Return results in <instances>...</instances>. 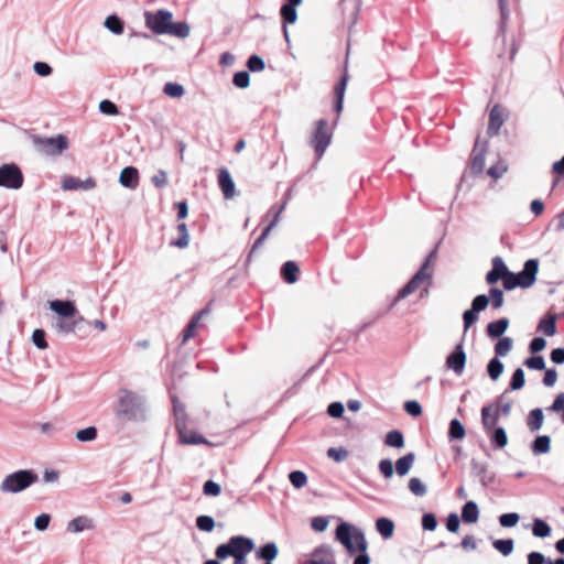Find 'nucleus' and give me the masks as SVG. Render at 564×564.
<instances>
[{"instance_id": "nucleus-60", "label": "nucleus", "mask_w": 564, "mask_h": 564, "mask_svg": "<svg viewBox=\"0 0 564 564\" xmlns=\"http://www.w3.org/2000/svg\"><path fill=\"white\" fill-rule=\"evenodd\" d=\"M524 366L532 370H543L545 369L544 357L541 355L529 357L524 360Z\"/></svg>"}, {"instance_id": "nucleus-24", "label": "nucleus", "mask_w": 564, "mask_h": 564, "mask_svg": "<svg viewBox=\"0 0 564 564\" xmlns=\"http://www.w3.org/2000/svg\"><path fill=\"white\" fill-rule=\"evenodd\" d=\"M279 554V547L274 542L265 543L256 551V557L263 560L264 564H272V561L276 558Z\"/></svg>"}, {"instance_id": "nucleus-49", "label": "nucleus", "mask_w": 564, "mask_h": 564, "mask_svg": "<svg viewBox=\"0 0 564 564\" xmlns=\"http://www.w3.org/2000/svg\"><path fill=\"white\" fill-rule=\"evenodd\" d=\"M494 547L502 555L507 556L512 553L514 542L512 539L496 540L494 542Z\"/></svg>"}, {"instance_id": "nucleus-17", "label": "nucleus", "mask_w": 564, "mask_h": 564, "mask_svg": "<svg viewBox=\"0 0 564 564\" xmlns=\"http://www.w3.org/2000/svg\"><path fill=\"white\" fill-rule=\"evenodd\" d=\"M499 421V406L496 404H488L481 409V424L486 433L497 427Z\"/></svg>"}, {"instance_id": "nucleus-27", "label": "nucleus", "mask_w": 564, "mask_h": 564, "mask_svg": "<svg viewBox=\"0 0 564 564\" xmlns=\"http://www.w3.org/2000/svg\"><path fill=\"white\" fill-rule=\"evenodd\" d=\"M479 518V509L475 501H467L462 509V519L465 523H475Z\"/></svg>"}, {"instance_id": "nucleus-23", "label": "nucleus", "mask_w": 564, "mask_h": 564, "mask_svg": "<svg viewBox=\"0 0 564 564\" xmlns=\"http://www.w3.org/2000/svg\"><path fill=\"white\" fill-rule=\"evenodd\" d=\"M274 208L276 209V212L274 214V217H273L272 221L267 227H264V229L262 230L261 235L254 241V243H253V246H252V248L250 250V253L248 256V260L251 259V257L253 256L256 250L263 243V241L268 237V235L271 231V229L276 225V223L279 220V217L282 214V205H275Z\"/></svg>"}, {"instance_id": "nucleus-41", "label": "nucleus", "mask_w": 564, "mask_h": 564, "mask_svg": "<svg viewBox=\"0 0 564 564\" xmlns=\"http://www.w3.org/2000/svg\"><path fill=\"white\" fill-rule=\"evenodd\" d=\"M503 371V364L498 357H494L487 365V372L491 380L496 381L499 379Z\"/></svg>"}, {"instance_id": "nucleus-14", "label": "nucleus", "mask_w": 564, "mask_h": 564, "mask_svg": "<svg viewBox=\"0 0 564 564\" xmlns=\"http://www.w3.org/2000/svg\"><path fill=\"white\" fill-rule=\"evenodd\" d=\"M50 308L58 315L59 318H74L78 316V310L73 301L53 300L50 301Z\"/></svg>"}, {"instance_id": "nucleus-63", "label": "nucleus", "mask_w": 564, "mask_h": 564, "mask_svg": "<svg viewBox=\"0 0 564 564\" xmlns=\"http://www.w3.org/2000/svg\"><path fill=\"white\" fill-rule=\"evenodd\" d=\"M174 425L177 433L185 432L187 429V414L186 411H178V413H174Z\"/></svg>"}, {"instance_id": "nucleus-6", "label": "nucleus", "mask_w": 564, "mask_h": 564, "mask_svg": "<svg viewBox=\"0 0 564 564\" xmlns=\"http://www.w3.org/2000/svg\"><path fill=\"white\" fill-rule=\"evenodd\" d=\"M35 148L47 156H57L68 149L69 142L66 135L57 134L55 137H34Z\"/></svg>"}, {"instance_id": "nucleus-1", "label": "nucleus", "mask_w": 564, "mask_h": 564, "mask_svg": "<svg viewBox=\"0 0 564 564\" xmlns=\"http://www.w3.org/2000/svg\"><path fill=\"white\" fill-rule=\"evenodd\" d=\"M335 538L345 546L349 555L358 553L352 564H370V556L367 553L368 542L360 529L347 522H341L336 528Z\"/></svg>"}, {"instance_id": "nucleus-34", "label": "nucleus", "mask_w": 564, "mask_h": 564, "mask_svg": "<svg viewBox=\"0 0 564 564\" xmlns=\"http://www.w3.org/2000/svg\"><path fill=\"white\" fill-rule=\"evenodd\" d=\"M543 411L540 408L530 411L528 416V427L531 432L539 431L543 425Z\"/></svg>"}, {"instance_id": "nucleus-20", "label": "nucleus", "mask_w": 564, "mask_h": 564, "mask_svg": "<svg viewBox=\"0 0 564 564\" xmlns=\"http://www.w3.org/2000/svg\"><path fill=\"white\" fill-rule=\"evenodd\" d=\"M218 185L224 194V197L229 199L236 194L235 182L226 167L219 170Z\"/></svg>"}, {"instance_id": "nucleus-37", "label": "nucleus", "mask_w": 564, "mask_h": 564, "mask_svg": "<svg viewBox=\"0 0 564 564\" xmlns=\"http://www.w3.org/2000/svg\"><path fill=\"white\" fill-rule=\"evenodd\" d=\"M177 230L180 232V237L175 240H172L170 242V246L171 247H176V248H180V249H184L188 246L189 243V235H188V231H187V226L185 223H181L177 225Z\"/></svg>"}, {"instance_id": "nucleus-7", "label": "nucleus", "mask_w": 564, "mask_h": 564, "mask_svg": "<svg viewBox=\"0 0 564 564\" xmlns=\"http://www.w3.org/2000/svg\"><path fill=\"white\" fill-rule=\"evenodd\" d=\"M333 132L328 128V122L325 119H319L315 122V129L311 138V145L313 147L316 158L321 159L328 145L330 144Z\"/></svg>"}, {"instance_id": "nucleus-5", "label": "nucleus", "mask_w": 564, "mask_h": 564, "mask_svg": "<svg viewBox=\"0 0 564 564\" xmlns=\"http://www.w3.org/2000/svg\"><path fill=\"white\" fill-rule=\"evenodd\" d=\"M39 481V475L33 469H19L7 475L0 484L3 494H19Z\"/></svg>"}, {"instance_id": "nucleus-18", "label": "nucleus", "mask_w": 564, "mask_h": 564, "mask_svg": "<svg viewBox=\"0 0 564 564\" xmlns=\"http://www.w3.org/2000/svg\"><path fill=\"white\" fill-rule=\"evenodd\" d=\"M470 467L473 475L479 477V480L484 487H487L495 481V474L489 471V466L487 463H481L473 458L470 460Z\"/></svg>"}, {"instance_id": "nucleus-61", "label": "nucleus", "mask_w": 564, "mask_h": 564, "mask_svg": "<svg viewBox=\"0 0 564 564\" xmlns=\"http://www.w3.org/2000/svg\"><path fill=\"white\" fill-rule=\"evenodd\" d=\"M502 284L505 290L507 291H511L517 286H520L518 275L511 272L509 269L508 272H506L505 276L502 278Z\"/></svg>"}, {"instance_id": "nucleus-64", "label": "nucleus", "mask_w": 564, "mask_h": 564, "mask_svg": "<svg viewBox=\"0 0 564 564\" xmlns=\"http://www.w3.org/2000/svg\"><path fill=\"white\" fill-rule=\"evenodd\" d=\"M489 305V296L486 294H479L475 296L471 301V308L477 312H482Z\"/></svg>"}, {"instance_id": "nucleus-9", "label": "nucleus", "mask_w": 564, "mask_h": 564, "mask_svg": "<svg viewBox=\"0 0 564 564\" xmlns=\"http://www.w3.org/2000/svg\"><path fill=\"white\" fill-rule=\"evenodd\" d=\"M173 19V13L165 9H160L154 12L145 11L144 20L145 25L154 34H166L170 28V23Z\"/></svg>"}, {"instance_id": "nucleus-11", "label": "nucleus", "mask_w": 564, "mask_h": 564, "mask_svg": "<svg viewBox=\"0 0 564 564\" xmlns=\"http://www.w3.org/2000/svg\"><path fill=\"white\" fill-rule=\"evenodd\" d=\"M467 361V355L464 350V337L455 346L454 350L447 355L445 366L448 370L454 371L456 376H462Z\"/></svg>"}, {"instance_id": "nucleus-2", "label": "nucleus", "mask_w": 564, "mask_h": 564, "mask_svg": "<svg viewBox=\"0 0 564 564\" xmlns=\"http://www.w3.org/2000/svg\"><path fill=\"white\" fill-rule=\"evenodd\" d=\"M145 399L131 390L121 389L113 406L117 419L123 422L145 420Z\"/></svg>"}, {"instance_id": "nucleus-36", "label": "nucleus", "mask_w": 564, "mask_h": 564, "mask_svg": "<svg viewBox=\"0 0 564 564\" xmlns=\"http://www.w3.org/2000/svg\"><path fill=\"white\" fill-rule=\"evenodd\" d=\"M376 529L384 539H389L393 535L394 523L392 520L382 517L377 519Z\"/></svg>"}, {"instance_id": "nucleus-29", "label": "nucleus", "mask_w": 564, "mask_h": 564, "mask_svg": "<svg viewBox=\"0 0 564 564\" xmlns=\"http://www.w3.org/2000/svg\"><path fill=\"white\" fill-rule=\"evenodd\" d=\"M415 460V454L413 452L400 457L395 462V471L399 476H405L413 466Z\"/></svg>"}, {"instance_id": "nucleus-58", "label": "nucleus", "mask_w": 564, "mask_h": 564, "mask_svg": "<svg viewBox=\"0 0 564 564\" xmlns=\"http://www.w3.org/2000/svg\"><path fill=\"white\" fill-rule=\"evenodd\" d=\"M221 492V487L218 482L208 479L203 485V494L209 497H217Z\"/></svg>"}, {"instance_id": "nucleus-4", "label": "nucleus", "mask_w": 564, "mask_h": 564, "mask_svg": "<svg viewBox=\"0 0 564 564\" xmlns=\"http://www.w3.org/2000/svg\"><path fill=\"white\" fill-rule=\"evenodd\" d=\"M435 251L429 253L424 262L421 264L419 271L410 279V281L398 292L394 303L401 301L425 284L424 293H427V288L432 284V271L430 270V263L435 257Z\"/></svg>"}, {"instance_id": "nucleus-13", "label": "nucleus", "mask_w": 564, "mask_h": 564, "mask_svg": "<svg viewBox=\"0 0 564 564\" xmlns=\"http://www.w3.org/2000/svg\"><path fill=\"white\" fill-rule=\"evenodd\" d=\"M539 272V260L529 259L524 262L522 270L517 273L520 288L528 289L532 286L536 281V274Z\"/></svg>"}, {"instance_id": "nucleus-52", "label": "nucleus", "mask_w": 564, "mask_h": 564, "mask_svg": "<svg viewBox=\"0 0 564 564\" xmlns=\"http://www.w3.org/2000/svg\"><path fill=\"white\" fill-rule=\"evenodd\" d=\"M409 489L416 497H423L426 495V486L422 482L420 478L412 477L409 480Z\"/></svg>"}, {"instance_id": "nucleus-28", "label": "nucleus", "mask_w": 564, "mask_h": 564, "mask_svg": "<svg viewBox=\"0 0 564 564\" xmlns=\"http://www.w3.org/2000/svg\"><path fill=\"white\" fill-rule=\"evenodd\" d=\"M487 434L496 448H503L508 444L507 432L502 426H497Z\"/></svg>"}, {"instance_id": "nucleus-42", "label": "nucleus", "mask_w": 564, "mask_h": 564, "mask_svg": "<svg viewBox=\"0 0 564 564\" xmlns=\"http://www.w3.org/2000/svg\"><path fill=\"white\" fill-rule=\"evenodd\" d=\"M532 533L536 538H547L551 534V527L542 519H534Z\"/></svg>"}, {"instance_id": "nucleus-12", "label": "nucleus", "mask_w": 564, "mask_h": 564, "mask_svg": "<svg viewBox=\"0 0 564 564\" xmlns=\"http://www.w3.org/2000/svg\"><path fill=\"white\" fill-rule=\"evenodd\" d=\"M349 80V74H348V57H346L345 66H344V73L339 79V82L336 84L334 88V95H335V102H334V110L337 115V118L335 120V124L338 121V118L343 111L344 108V98L345 93L347 88V84Z\"/></svg>"}, {"instance_id": "nucleus-30", "label": "nucleus", "mask_w": 564, "mask_h": 564, "mask_svg": "<svg viewBox=\"0 0 564 564\" xmlns=\"http://www.w3.org/2000/svg\"><path fill=\"white\" fill-rule=\"evenodd\" d=\"M538 330L543 332L546 336H554L556 334V315L549 314L543 317L539 322Z\"/></svg>"}, {"instance_id": "nucleus-19", "label": "nucleus", "mask_w": 564, "mask_h": 564, "mask_svg": "<svg viewBox=\"0 0 564 564\" xmlns=\"http://www.w3.org/2000/svg\"><path fill=\"white\" fill-rule=\"evenodd\" d=\"M96 187V181L93 177H88L85 181L75 177L67 176L63 180L62 188L64 191H77V189H93Z\"/></svg>"}, {"instance_id": "nucleus-35", "label": "nucleus", "mask_w": 564, "mask_h": 564, "mask_svg": "<svg viewBox=\"0 0 564 564\" xmlns=\"http://www.w3.org/2000/svg\"><path fill=\"white\" fill-rule=\"evenodd\" d=\"M180 436V442L182 444H186V445H199V444H207L209 445L210 443L200 434L194 432V431H191L189 434L185 432H182L178 434Z\"/></svg>"}, {"instance_id": "nucleus-15", "label": "nucleus", "mask_w": 564, "mask_h": 564, "mask_svg": "<svg viewBox=\"0 0 564 564\" xmlns=\"http://www.w3.org/2000/svg\"><path fill=\"white\" fill-rule=\"evenodd\" d=\"M89 323L80 315L69 318H58L55 324V328L59 333H76L82 332L85 327H88Z\"/></svg>"}, {"instance_id": "nucleus-22", "label": "nucleus", "mask_w": 564, "mask_h": 564, "mask_svg": "<svg viewBox=\"0 0 564 564\" xmlns=\"http://www.w3.org/2000/svg\"><path fill=\"white\" fill-rule=\"evenodd\" d=\"M119 183L126 188H137L139 185L138 169L131 165L123 167L119 176Z\"/></svg>"}, {"instance_id": "nucleus-62", "label": "nucleus", "mask_w": 564, "mask_h": 564, "mask_svg": "<svg viewBox=\"0 0 564 564\" xmlns=\"http://www.w3.org/2000/svg\"><path fill=\"white\" fill-rule=\"evenodd\" d=\"M99 111L108 116H115L119 113L118 106L109 99H104L99 102Z\"/></svg>"}, {"instance_id": "nucleus-31", "label": "nucleus", "mask_w": 564, "mask_h": 564, "mask_svg": "<svg viewBox=\"0 0 564 564\" xmlns=\"http://www.w3.org/2000/svg\"><path fill=\"white\" fill-rule=\"evenodd\" d=\"M551 448V438L547 435H539L531 444V451L535 455L546 454Z\"/></svg>"}, {"instance_id": "nucleus-43", "label": "nucleus", "mask_w": 564, "mask_h": 564, "mask_svg": "<svg viewBox=\"0 0 564 564\" xmlns=\"http://www.w3.org/2000/svg\"><path fill=\"white\" fill-rule=\"evenodd\" d=\"M291 485L295 489H302L307 485V475L302 470H293L288 476Z\"/></svg>"}, {"instance_id": "nucleus-38", "label": "nucleus", "mask_w": 564, "mask_h": 564, "mask_svg": "<svg viewBox=\"0 0 564 564\" xmlns=\"http://www.w3.org/2000/svg\"><path fill=\"white\" fill-rule=\"evenodd\" d=\"M465 434H466V431H465V427L462 424V422L457 419H453L449 422L448 438L451 441L463 440L465 437Z\"/></svg>"}, {"instance_id": "nucleus-55", "label": "nucleus", "mask_w": 564, "mask_h": 564, "mask_svg": "<svg viewBox=\"0 0 564 564\" xmlns=\"http://www.w3.org/2000/svg\"><path fill=\"white\" fill-rule=\"evenodd\" d=\"M349 452L344 447H329L327 449V456L334 459L336 463H341L347 459Z\"/></svg>"}, {"instance_id": "nucleus-45", "label": "nucleus", "mask_w": 564, "mask_h": 564, "mask_svg": "<svg viewBox=\"0 0 564 564\" xmlns=\"http://www.w3.org/2000/svg\"><path fill=\"white\" fill-rule=\"evenodd\" d=\"M512 348V339L510 337H502L495 345L496 357L507 356Z\"/></svg>"}, {"instance_id": "nucleus-46", "label": "nucleus", "mask_w": 564, "mask_h": 564, "mask_svg": "<svg viewBox=\"0 0 564 564\" xmlns=\"http://www.w3.org/2000/svg\"><path fill=\"white\" fill-rule=\"evenodd\" d=\"M246 66L249 69V72L258 73L265 68V63L261 56L252 54L248 57Z\"/></svg>"}, {"instance_id": "nucleus-59", "label": "nucleus", "mask_w": 564, "mask_h": 564, "mask_svg": "<svg viewBox=\"0 0 564 564\" xmlns=\"http://www.w3.org/2000/svg\"><path fill=\"white\" fill-rule=\"evenodd\" d=\"M32 341L39 349L47 348L46 333L42 328H36L32 334Z\"/></svg>"}, {"instance_id": "nucleus-32", "label": "nucleus", "mask_w": 564, "mask_h": 564, "mask_svg": "<svg viewBox=\"0 0 564 564\" xmlns=\"http://www.w3.org/2000/svg\"><path fill=\"white\" fill-rule=\"evenodd\" d=\"M191 28L189 24L185 21L173 22L170 23V28L166 34L176 36L178 39H185L189 35Z\"/></svg>"}, {"instance_id": "nucleus-3", "label": "nucleus", "mask_w": 564, "mask_h": 564, "mask_svg": "<svg viewBox=\"0 0 564 564\" xmlns=\"http://www.w3.org/2000/svg\"><path fill=\"white\" fill-rule=\"evenodd\" d=\"M256 544L251 538L243 535H234L227 543L219 544L215 550V556L218 560L234 557V564H247V555L252 552Z\"/></svg>"}, {"instance_id": "nucleus-21", "label": "nucleus", "mask_w": 564, "mask_h": 564, "mask_svg": "<svg viewBox=\"0 0 564 564\" xmlns=\"http://www.w3.org/2000/svg\"><path fill=\"white\" fill-rule=\"evenodd\" d=\"M506 272H508V268L502 258L495 257L492 259V269L486 274V282L488 284H495L505 276Z\"/></svg>"}, {"instance_id": "nucleus-10", "label": "nucleus", "mask_w": 564, "mask_h": 564, "mask_svg": "<svg viewBox=\"0 0 564 564\" xmlns=\"http://www.w3.org/2000/svg\"><path fill=\"white\" fill-rule=\"evenodd\" d=\"M300 564H337L335 550L328 543L319 544L312 552L305 554Z\"/></svg>"}, {"instance_id": "nucleus-25", "label": "nucleus", "mask_w": 564, "mask_h": 564, "mask_svg": "<svg viewBox=\"0 0 564 564\" xmlns=\"http://www.w3.org/2000/svg\"><path fill=\"white\" fill-rule=\"evenodd\" d=\"M503 123L501 112L499 106L496 105L492 107L489 113V124H488V134L496 135L498 134L501 126Z\"/></svg>"}, {"instance_id": "nucleus-51", "label": "nucleus", "mask_w": 564, "mask_h": 564, "mask_svg": "<svg viewBox=\"0 0 564 564\" xmlns=\"http://www.w3.org/2000/svg\"><path fill=\"white\" fill-rule=\"evenodd\" d=\"M232 84L237 88H247L250 85V74L248 70H239L234 74Z\"/></svg>"}, {"instance_id": "nucleus-57", "label": "nucleus", "mask_w": 564, "mask_h": 564, "mask_svg": "<svg viewBox=\"0 0 564 564\" xmlns=\"http://www.w3.org/2000/svg\"><path fill=\"white\" fill-rule=\"evenodd\" d=\"M89 520L85 517H78L70 520L67 524V530L72 532H82L88 528Z\"/></svg>"}, {"instance_id": "nucleus-26", "label": "nucleus", "mask_w": 564, "mask_h": 564, "mask_svg": "<svg viewBox=\"0 0 564 564\" xmlns=\"http://www.w3.org/2000/svg\"><path fill=\"white\" fill-rule=\"evenodd\" d=\"M509 326V321L506 317L494 321L487 325V334L491 338L501 337Z\"/></svg>"}, {"instance_id": "nucleus-53", "label": "nucleus", "mask_w": 564, "mask_h": 564, "mask_svg": "<svg viewBox=\"0 0 564 564\" xmlns=\"http://www.w3.org/2000/svg\"><path fill=\"white\" fill-rule=\"evenodd\" d=\"M525 383L524 371L522 368H517L511 377L510 390H520Z\"/></svg>"}, {"instance_id": "nucleus-54", "label": "nucleus", "mask_w": 564, "mask_h": 564, "mask_svg": "<svg viewBox=\"0 0 564 564\" xmlns=\"http://www.w3.org/2000/svg\"><path fill=\"white\" fill-rule=\"evenodd\" d=\"M479 312L468 308L463 313L464 335L478 321Z\"/></svg>"}, {"instance_id": "nucleus-50", "label": "nucleus", "mask_w": 564, "mask_h": 564, "mask_svg": "<svg viewBox=\"0 0 564 564\" xmlns=\"http://www.w3.org/2000/svg\"><path fill=\"white\" fill-rule=\"evenodd\" d=\"M489 301L491 300L492 308L498 310L505 304L503 291L498 288H491L489 290Z\"/></svg>"}, {"instance_id": "nucleus-16", "label": "nucleus", "mask_w": 564, "mask_h": 564, "mask_svg": "<svg viewBox=\"0 0 564 564\" xmlns=\"http://www.w3.org/2000/svg\"><path fill=\"white\" fill-rule=\"evenodd\" d=\"M486 151V142L480 145V140L477 138L470 156V170L473 174L477 175L482 173Z\"/></svg>"}, {"instance_id": "nucleus-44", "label": "nucleus", "mask_w": 564, "mask_h": 564, "mask_svg": "<svg viewBox=\"0 0 564 564\" xmlns=\"http://www.w3.org/2000/svg\"><path fill=\"white\" fill-rule=\"evenodd\" d=\"M97 436L98 430L96 426H88L76 432V438L82 443L93 442Z\"/></svg>"}, {"instance_id": "nucleus-47", "label": "nucleus", "mask_w": 564, "mask_h": 564, "mask_svg": "<svg viewBox=\"0 0 564 564\" xmlns=\"http://www.w3.org/2000/svg\"><path fill=\"white\" fill-rule=\"evenodd\" d=\"M196 527L203 532H212L216 523L213 517L203 514L196 518Z\"/></svg>"}, {"instance_id": "nucleus-39", "label": "nucleus", "mask_w": 564, "mask_h": 564, "mask_svg": "<svg viewBox=\"0 0 564 564\" xmlns=\"http://www.w3.org/2000/svg\"><path fill=\"white\" fill-rule=\"evenodd\" d=\"M384 444L390 447L401 448L404 446L403 434L399 430H392L386 434Z\"/></svg>"}, {"instance_id": "nucleus-40", "label": "nucleus", "mask_w": 564, "mask_h": 564, "mask_svg": "<svg viewBox=\"0 0 564 564\" xmlns=\"http://www.w3.org/2000/svg\"><path fill=\"white\" fill-rule=\"evenodd\" d=\"M300 268L294 261L284 262V282L290 284L295 283L299 280Z\"/></svg>"}, {"instance_id": "nucleus-8", "label": "nucleus", "mask_w": 564, "mask_h": 564, "mask_svg": "<svg viewBox=\"0 0 564 564\" xmlns=\"http://www.w3.org/2000/svg\"><path fill=\"white\" fill-rule=\"evenodd\" d=\"M24 183V175L17 163H4L0 165V187L8 189H20Z\"/></svg>"}, {"instance_id": "nucleus-56", "label": "nucleus", "mask_w": 564, "mask_h": 564, "mask_svg": "<svg viewBox=\"0 0 564 564\" xmlns=\"http://www.w3.org/2000/svg\"><path fill=\"white\" fill-rule=\"evenodd\" d=\"M520 516L517 512L503 513L499 517V523L503 528H512L518 524Z\"/></svg>"}, {"instance_id": "nucleus-33", "label": "nucleus", "mask_w": 564, "mask_h": 564, "mask_svg": "<svg viewBox=\"0 0 564 564\" xmlns=\"http://www.w3.org/2000/svg\"><path fill=\"white\" fill-rule=\"evenodd\" d=\"M104 25L107 30L116 35H120L124 31V22L117 14H110L106 18Z\"/></svg>"}, {"instance_id": "nucleus-48", "label": "nucleus", "mask_w": 564, "mask_h": 564, "mask_svg": "<svg viewBox=\"0 0 564 564\" xmlns=\"http://www.w3.org/2000/svg\"><path fill=\"white\" fill-rule=\"evenodd\" d=\"M163 91L165 95L172 97V98H180L184 95L185 89L184 87L178 83H172L169 82L164 85Z\"/></svg>"}]
</instances>
